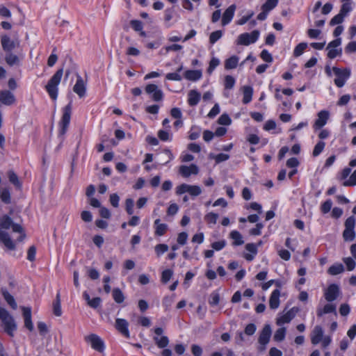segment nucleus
<instances>
[{
  "mask_svg": "<svg viewBox=\"0 0 356 356\" xmlns=\"http://www.w3.org/2000/svg\"><path fill=\"white\" fill-rule=\"evenodd\" d=\"M63 74V69L58 70L49 79L48 83L45 86V89L49 97L56 100L58 97V85L60 83Z\"/></svg>",
  "mask_w": 356,
  "mask_h": 356,
  "instance_id": "nucleus-1",
  "label": "nucleus"
},
{
  "mask_svg": "<svg viewBox=\"0 0 356 356\" xmlns=\"http://www.w3.org/2000/svg\"><path fill=\"white\" fill-rule=\"evenodd\" d=\"M260 33L258 30H254L251 33H241L238 36L236 41L237 45L248 46L255 43L259 39Z\"/></svg>",
  "mask_w": 356,
  "mask_h": 356,
  "instance_id": "nucleus-2",
  "label": "nucleus"
},
{
  "mask_svg": "<svg viewBox=\"0 0 356 356\" xmlns=\"http://www.w3.org/2000/svg\"><path fill=\"white\" fill-rule=\"evenodd\" d=\"M72 114V103L70 102L63 109V116L59 122L60 134L63 135L68 128Z\"/></svg>",
  "mask_w": 356,
  "mask_h": 356,
  "instance_id": "nucleus-3",
  "label": "nucleus"
},
{
  "mask_svg": "<svg viewBox=\"0 0 356 356\" xmlns=\"http://www.w3.org/2000/svg\"><path fill=\"white\" fill-rule=\"evenodd\" d=\"M154 335L153 340L159 348H165L169 344V339L167 336L163 335L164 330L162 327H155L153 330Z\"/></svg>",
  "mask_w": 356,
  "mask_h": 356,
  "instance_id": "nucleus-4",
  "label": "nucleus"
},
{
  "mask_svg": "<svg viewBox=\"0 0 356 356\" xmlns=\"http://www.w3.org/2000/svg\"><path fill=\"white\" fill-rule=\"evenodd\" d=\"M337 78L334 79L335 85L341 88L345 85L346 80L350 77V71L348 69L341 70L340 68L334 67L332 69Z\"/></svg>",
  "mask_w": 356,
  "mask_h": 356,
  "instance_id": "nucleus-5",
  "label": "nucleus"
},
{
  "mask_svg": "<svg viewBox=\"0 0 356 356\" xmlns=\"http://www.w3.org/2000/svg\"><path fill=\"white\" fill-rule=\"evenodd\" d=\"M87 343H89L92 349L99 353H103L105 349L104 341L97 334H90L85 337Z\"/></svg>",
  "mask_w": 356,
  "mask_h": 356,
  "instance_id": "nucleus-6",
  "label": "nucleus"
},
{
  "mask_svg": "<svg viewBox=\"0 0 356 356\" xmlns=\"http://www.w3.org/2000/svg\"><path fill=\"white\" fill-rule=\"evenodd\" d=\"M299 309L296 307H293L286 312L284 311L283 314L278 316L276 319V323L277 325H282L285 323H289L296 316L298 312Z\"/></svg>",
  "mask_w": 356,
  "mask_h": 356,
  "instance_id": "nucleus-7",
  "label": "nucleus"
},
{
  "mask_svg": "<svg viewBox=\"0 0 356 356\" xmlns=\"http://www.w3.org/2000/svg\"><path fill=\"white\" fill-rule=\"evenodd\" d=\"M145 90L147 94L150 95L151 98L154 102H160L163 99V93L162 90L155 84L147 85Z\"/></svg>",
  "mask_w": 356,
  "mask_h": 356,
  "instance_id": "nucleus-8",
  "label": "nucleus"
},
{
  "mask_svg": "<svg viewBox=\"0 0 356 356\" xmlns=\"http://www.w3.org/2000/svg\"><path fill=\"white\" fill-rule=\"evenodd\" d=\"M272 334V330L270 325L267 324L265 325L263 327L262 330L261 331L259 334V337L258 339V341L261 346H262V348H261V350H264L266 349V345L269 343L270 337Z\"/></svg>",
  "mask_w": 356,
  "mask_h": 356,
  "instance_id": "nucleus-9",
  "label": "nucleus"
},
{
  "mask_svg": "<svg viewBox=\"0 0 356 356\" xmlns=\"http://www.w3.org/2000/svg\"><path fill=\"white\" fill-rule=\"evenodd\" d=\"M340 294V289L336 284L328 286L324 292V297L327 302H332L337 300Z\"/></svg>",
  "mask_w": 356,
  "mask_h": 356,
  "instance_id": "nucleus-10",
  "label": "nucleus"
},
{
  "mask_svg": "<svg viewBox=\"0 0 356 356\" xmlns=\"http://www.w3.org/2000/svg\"><path fill=\"white\" fill-rule=\"evenodd\" d=\"M1 42L3 51L6 53L11 52L14 49L19 46V42L17 40H11L10 38L6 35L1 37Z\"/></svg>",
  "mask_w": 356,
  "mask_h": 356,
  "instance_id": "nucleus-11",
  "label": "nucleus"
},
{
  "mask_svg": "<svg viewBox=\"0 0 356 356\" xmlns=\"http://www.w3.org/2000/svg\"><path fill=\"white\" fill-rule=\"evenodd\" d=\"M329 112L325 110L321 111L317 114V119L315 120L313 128L315 130L320 129L324 127L329 119Z\"/></svg>",
  "mask_w": 356,
  "mask_h": 356,
  "instance_id": "nucleus-12",
  "label": "nucleus"
},
{
  "mask_svg": "<svg viewBox=\"0 0 356 356\" xmlns=\"http://www.w3.org/2000/svg\"><path fill=\"white\" fill-rule=\"evenodd\" d=\"M129 323L124 318H117L115 320V327L120 332L123 336L127 338L130 337L129 331L128 329Z\"/></svg>",
  "mask_w": 356,
  "mask_h": 356,
  "instance_id": "nucleus-13",
  "label": "nucleus"
},
{
  "mask_svg": "<svg viewBox=\"0 0 356 356\" xmlns=\"http://www.w3.org/2000/svg\"><path fill=\"white\" fill-rule=\"evenodd\" d=\"M236 9V5L232 4V5L229 6L225 10V11L224 12V13L222 15V26H226L231 22V21L232 20V19L234 16V13H235Z\"/></svg>",
  "mask_w": 356,
  "mask_h": 356,
  "instance_id": "nucleus-14",
  "label": "nucleus"
},
{
  "mask_svg": "<svg viewBox=\"0 0 356 356\" xmlns=\"http://www.w3.org/2000/svg\"><path fill=\"white\" fill-rule=\"evenodd\" d=\"M0 102L6 106L12 105L15 102V95L9 90H2L0 92Z\"/></svg>",
  "mask_w": 356,
  "mask_h": 356,
  "instance_id": "nucleus-15",
  "label": "nucleus"
},
{
  "mask_svg": "<svg viewBox=\"0 0 356 356\" xmlns=\"http://www.w3.org/2000/svg\"><path fill=\"white\" fill-rule=\"evenodd\" d=\"M199 172L197 166L195 164H191L189 166L181 165L179 168V173L184 177H188L191 175H197Z\"/></svg>",
  "mask_w": 356,
  "mask_h": 356,
  "instance_id": "nucleus-16",
  "label": "nucleus"
},
{
  "mask_svg": "<svg viewBox=\"0 0 356 356\" xmlns=\"http://www.w3.org/2000/svg\"><path fill=\"white\" fill-rule=\"evenodd\" d=\"M323 337V330L320 325L314 327L311 334V342L313 345L319 343Z\"/></svg>",
  "mask_w": 356,
  "mask_h": 356,
  "instance_id": "nucleus-17",
  "label": "nucleus"
},
{
  "mask_svg": "<svg viewBox=\"0 0 356 356\" xmlns=\"http://www.w3.org/2000/svg\"><path fill=\"white\" fill-rule=\"evenodd\" d=\"M86 86L82 77L78 75L76 82L73 88V91L76 93L79 97H83L86 95Z\"/></svg>",
  "mask_w": 356,
  "mask_h": 356,
  "instance_id": "nucleus-18",
  "label": "nucleus"
},
{
  "mask_svg": "<svg viewBox=\"0 0 356 356\" xmlns=\"http://www.w3.org/2000/svg\"><path fill=\"white\" fill-rule=\"evenodd\" d=\"M280 291L279 289H275L269 298V306L272 309H276L280 306Z\"/></svg>",
  "mask_w": 356,
  "mask_h": 356,
  "instance_id": "nucleus-19",
  "label": "nucleus"
},
{
  "mask_svg": "<svg viewBox=\"0 0 356 356\" xmlns=\"http://www.w3.org/2000/svg\"><path fill=\"white\" fill-rule=\"evenodd\" d=\"M24 318V326L30 331L33 330V325L31 321V309L30 307H22Z\"/></svg>",
  "mask_w": 356,
  "mask_h": 356,
  "instance_id": "nucleus-20",
  "label": "nucleus"
},
{
  "mask_svg": "<svg viewBox=\"0 0 356 356\" xmlns=\"http://www.w3.org/2000/svg\"><path fill=\"white\" fill-rule=\"evenodd\" d=\"M258 249V245H257L256 244L254 243H247L245 245V250L248 252H250L251 254H245L244 255V258L247 260V261H252L255 257V255L257 254V250Z\"/></svg>",
  "mask_w": 356,
  "mask_h": 356,
  "instance_id": "nucleus-21",
  "label": "nucleus"
},
{
  "mask_svg": "<svg viewBox=\"0 0 356 356\" xmlns=\"http://www.w3.org/2000/svg\"><path fill=\"white\" fill-rule=\"evenodd\" d=\"M201 98V94L195 90H191L188 94V103L191 106H196Z\"/></svg>",
  "mask_w": 356,
  "mask_h": 356,
  "instance_id": "nucleus-22",
  "label": "nucleus"
},
{
  "mask_svg": "<svg viewBox=\"0 0 356 356\" xmlns=\"http://www.w3.org/2000/svg\"><path fill=\"white\" fill-rule=\"evenodd\" d=\"M316 313L319 317L326 314H336V306L333 304H326L323 307H318Z\"/></svg>",
  "mask_w": 356,
  "mask_h": 356,
  "instance_id": "nucleus-23",
  "label": "nucleus"
},
{
  "mask_svg": "<svg viewBox=\"0 0 356 356\" xmlns=\"http://www.w3.org/2000/svg\"><path fill=\"white\" fill-rule=\"evenodd\" d=\"M229 238L233 241L232 245L234 246H239L244 243L241 234L236 230H233L230 232Z\"/></svg>",
  "mask_w": 356,
  "mask_h": 356,
  "instance_id": "nucleus-24",
  "label": "nucleus"
},
{
  "mask_svg": "<svg viewBox=\"0 0 356 356\" xmlns=\"http://www.w3.org/2000/svg\"><path fill=\"white\" fill-rule=\"evenodd\" d=\"M202 72L200 70H186L184 72V77L187 80L196 81L201 79L202 77Z\"/></svg>",
  "mask_w": 356,
  "mask_h": 356,
  "instance_id": "nucleus-25",
  "label": "nucleus"
},
{
  "mask_svg": "<svg viewBox=\"0 0 356 356\" xmlns=\"http://www.w3.org/2000/svg\"><path fill=\"white\" fill-rule=\"evenodd\" d=\"M243 90V103L247 104L250 103L252 98L253 89L251 86H245L242 88Z\"/></svg>",
  "mask_w": 356,
  "mask_h": 356,
  "instance_id": "nucleus-26",
  "label": "nucleus"
},
{
  "mask_svg": "<svg viewBox=\"0 0 356 356\" xmlns=\"http://www.w3.org/2000/svg\"><path fill=\"white\" fill-rule=\"evenodd\" d=\"M155 234L157 236H163L168 229V225L165 223H161L160 219L154 221Z\"/></svg>",
  "mask_w": 356,
  "mask_h": 356,
  "instance_id": "nucleus-27",
  "label": "nucleus"
},
{
  "mask_svg": "<svg viewBox=\"0 0 356 356\" xmlns=\"http://www.w3.org/2000/svg\"><path fill=\"white\" fill-rule=\"evenodd\" d=\"M275 8V7L263 4L261 6V12L257 15V18L258 20L264 21L267 18L268 13Z\"/></svg>",
  "mask_w": 356,
  "mask_h": 356,
  "instance_id": "nucleus-28",
  "label": "nucleus"
},
{
  "mask_svg": "<svg viewBox=\"0 0 356 356\" xmlns=\"http://www.w3.org/2000/svg\"><path fill=\"white\" fill-rule=\"evenodd\" d=\"M239 58L236 56H232L225 61V68L226 70H232L236 67Z\"/></svg>",
  "mask_w": 356,
  "mask_h": 356,
  "instance_id": "nucleus-29",
  "label": "nucleus"
},
{
  "mask_svg": "<svg viewBox=\"0 0 356 356\" xmlns=\"http://www.w3.org/2000/svg\"><path fill=\"white\" fill-rule=\"evenodd\" d=\"M343 271L344 267L341 264H334L327 270V273L331 275H337L342 273Z\"/></svg>",
  "mask_w": 356,
  "mask_h": 356,
  "instance_id": "nucleus-30",
  "label": "nucleus"
},
{
  "mask_svg": "<svg viewBox=\"0 0 356 356\" xmlns=\"http://www.w3.org/2000/svg\"><path fill=\"white\" fill-rule=\"evenodd\" d=\"M5 60L6 63L10 66L18 65L19 63L18 56L12 52H7L5 57Z\"/></svg>",
  "mask_w": 356,
  "mask_h": 356,
  "instance_id": "nucleus-31",
  "label": "nucleus"
},
{
  "mask_svg": "<svg viewBox=\"0 0 356 356\" xmlns=\"http://www.w3.org/2000/svg\"><path fill=\"white\" fill-rule=\"evenodd\" d=\"M113 298L115 302L120 304L124 302V296L119 288H115L112 292Z\"/></svg>",
  "mask_w": 356,
  "mask_h": 356,
  "instance_id": "nucleus-32",
  "label": "nucleus"
},
{
  "mask_svg": "<svg viewBox=\"0 0 356 356\" xmlns=\"http://www.w3.org/2000/svg\"><path fill=\"white\" fill-rule=\"evenodd\" d=\"M10 323L4 326L5 332L10 336L13 337L14 332L17 330V325L13 318H9Z\"/></svg>",
  "mask_w": 356,
  "mask_h": 356,
  "instance_id": "nucleus-33",
  "label": "nucleus"
},
{
  "mask_svg": "<svg viewBox=\"0 0 356 356\" xmlns=\"http://www.w3.org/2000/svg\"><path fill=\"white\" fill-rule=\"evenodd\" d=\"M12 318L13 316L6 309L0 307V320L2 321L3 326L10 323L9 318Z\"/></svg>",
  "mask_w": 356,
  "mask_h": 356,
  "instance_id": "nucleus-34",
  "label": "nucleus"
},
{
  "mask_svg": "<svg viewBox=\"0 0 356 356\" xmlns=\"http://www.w3.org/2000/svg\"><path fill=\"white\" fill-rule=\"evenodd\" d=\"M3 296L7 303L13 309H16L17 307V305L15 302V298L13 296L10 294L8 291H3Z\"/></svg>",
  "mask_w": 356,
  "mask_h": 356,
  "instance_id": "nucleus-35",
  "label": "nucleus"
},
{
  "mask_svg": "<svg viewBox=\"0 0 356 356\" xmlns=\"http://www.w3.org/2000/svg\"><path fill=\"white\" fill-rule=\"evenodd\" d=\"M54 307V314L56 316H60L62 314L61 306H60V294L57 293L56 299L53 304Z\"/></svg>",
  "mask_w": 356,
  "mask_h": 356,
  "instance_id": "nucleus-36",
  "label": "nucleus"
},
{
  "mask_svg": "<svg viewBox=\"0 0 356 356\" xmlns=\"http://www.w3.org/2000/svg\"><path fill=\"white\" fill-rule=\"evenodd\" d=\"M286 335V328L280 327L276 330L273 336V339L275 341H282L284 339Z\"/></svg>",
  "mask_w": 356,
  "mask_h": 356,
  "instance_id": "nucleus-37",
  "label": "nucleus"
},
{
  "mask_svg": "<svg viewBox=\"0 0 356 356\" xmlns=\"http://www.w3.org/2000/svg\"><path fill=\"white\" fill-rule=\"evenodd\" d=\"M158 137L162 141L171 140L172 135L170 132V129L159 130L158 131Z\"/></svg>",
  "mask_w": 356,
  "mask_h": 356,
  "instance_id": "nucleus-38",
  "label": "nucleus"
},
{
  "mask_svg": "<svg viewBox=\"0 0 356 356\" xmlns=\"http://www.w3.org/2000/svg\"><path fill=\"white\" fill-rule=\"evenodd\" d=\"M0 197L1 201L5 204H10L11 202L10 193L8 188H3L2 191L0 192Z\"/></svg>",
  "mask_w": 356,
  "mask_h": 356,
  "instance_id": "nucleus-39",
  "label": "nucleus"
},
{
  "mask_svg": "<svg viewBox=\"0 0 356 356\" xmlns=\"http://www.w3.org/2000/svg\"><path fill=\"white\" fill-rule=\"evenodd\" d=\"M236 83L235 79L231 75H227L225 77L224 86L225 89L231 90L234 88Z\"/></svg>",
  "mask_w": 356,
  "mask_h": 356,
  "instance_id": "nucleus-40",
  "label": "nucleus"
},
{
  "mask_svg": "<svg viewBox=\"0 0 356 356\" xmlns=\"http://www.w3.org/2000/svg\"><path fill=\"white\" fill-rule=\"evenodd\" d=\"M327 57L330 59L336 58L337 56H340L342 53L341 48H328L327 47Z\"/></svg>",
  "mask_w": 356,
  "mask_h": 356,
  "instance_id": "nucleus-41",
  "label": "nucleus"
},
{
  "mask_svg": "<svg viewBox=\"0 0 356 356\" xmlns=\"http://www.w3.org/2000/svg\"><path fill=\"white\" fill-rule=\"evenodd\" d=\"M307 47V44L306 42L299 43L294 49L293 55L296 57H298L301 56L305 49Z\"/></svg>",
  "mask_w": 356,
  "mask_h": 356,
  "instance_id": "nucleus-42",
  "label": "nucleus"
},
{
  "mask_svg": "<svg viewBox=\"0 0 356 356\" xmlns=\"http://www.w3.org/2000/svg\"><path fill=\"white\" fill-rule=\"evenodd\" d=\"M325 143L323 141H322V140L318 141L316 143V145L314 146V148L313 152H312V155L315 157L318 156L323 152V150L325 148Z\"/></svg>",
  "mask_w": 356,
  "mask_h": 356,
  "instance_id": "nucleus-43",
  "label": "nucleus"
},
{
  "mask_svg": "<svg viewBox=\"0 0 356 356\" xmlns=\"http://www.w3.org/2000/svg\"><path fill=\"white\" fill-rule=\"evenodd\" d=\"M345 17L346 16L344 15L339 12V14H337L331 19L330 22V25L335 26L341 24L343 22Z\"/></svg>",
  "mask_w": 356,
  "mask_h": 356,
  "instance_id": "nucleus-44",
  "label": "nucleus"
},
{
  "mask_svg": "<svg viewBox=\"0 0 356 356\" xmlns=\"http://www.w3.org/2000/svg\"><path fill=\"white\" fill-rule=\"evenodd\" d=\"M355 233L354 229H345L343 233V239L346 241H352L354 240Z\"/></svg>",
  "mask_w": 356,
  "mask_h": 356,
  "instance_id": "nucleus-45",
  "label": "nucleus"
},
{
  "mask_svg": "<svg viewBox=\"0 0 356 356\" xmlns=\"http://www.w3.org/2000/svg\"><path fill=\"white\" fill-rule=\"evenodd\" d=\"M222 36V32L221 31H216L212 32L209 36V42L211 44H215L219 39Z\"/></svg>",
  "mask_w": 356,
  "mask_h": 356,
  "instance_id": "nucleus-46",
  "label": "nucleus"
},
{
  "mask_svg": "<svg viewBox=\"0 0 356 356\" xmlns=\"http://www.w3.org/2000/svg\"><path fill=\"white\" fill-rule=\"evenodd\" d=\"M343 261L346 264L348 270L352 271L355 269L356 263L353 258L345 257L343 259Z\"/></svg>",
  "mask_w": 356,
  "mask_h": 356,
  "instance_id": "nucleus-47",
  "label": "nucleus"
},
{
  "mask_svg": "<svg viewBox=\"0 0 356 356\" xmlns=\"http://www.w3.org/2000/svg\"><path fill=\"white\" fill-rule=\"evenodd\" d=\"M218 218V215L217 213L210 212L205 216L204 219L207 223L214 225L216 223Z\"/></svg>",
  "mask_w": 356,
  "mask_h": 356,
  "instance_id": "nucleus-48",
  "label": "nucleus"
},
{
  "mask_svg": "<svg viewBox=\"0 0 356 356\" xmlns=\"http://www.w3.org/2000/svg\"><path fill=\"white\" fill-rule=\"evenodd\" d=\"M9 181L17 187L21 186L17 175L12 170L8 172Z\"/></svg>",
  "mask_w": 356,
  "mask_h": 356,
  "instance_id": "nucleus-49",
  "label": "nucleus"
},
{
  "mask_svg": "<svg viewBox=\"0 0 356 356\" xmlns=\"http://www.w3.org/2000/svg\"><path fill=\"white\" fill-rule=\"evenodd\" d=\"M191 196H198L202 193V189L200 186L195 185H189L188 193Z\"/></svg>",
  "mask_w": 356,
  "mask_h": 356,
  "instance_id": "nucleus-50",
  "label": "nucleus"
},
{
  "mask_svg": "<svg viewBox=\"0 0 356 356\" xmlns=\"http://www.w3.org/2000/svg\"><path fill=\"white\" fill-rule=\"evenodd\" d=\"M344 186H356V170L350 175L349 179L343 182Z\"/></svg>",
  "mask_w": 356,
  "mask_h": 356,
  "instance_id": "nucleus-51",
  "label": "nucleus"
},
{
  "mask_svg": "<svg viewBox=\"0 0 356 356\" xmlns=\"http://www.w3.org/2000/svg\"><path fill=\"white\" fill-rule=\"evenodd\" d=\"M352 3L353 2L342 3L339 12L345 16L348 15L353 10Z\"/></svg>",
  "mask_w": 356,
  "mask_h": 356,
  "instance_id": "nucleus-52",
  "label": "nucleus"
},
{
  "mask_svg": "<svg viewBox=\"0 0 356 356\" xmlns=\"http://www.w3.org/2000/svg\"><path fill=\"white\" fill-rule=\"evenodd\" d=\"M220 64V60L217 58H212L209 62V65L207 69V72L209 74H211L213 71L216 69L217 66Z\"/></svg>",
  "mask_w": 356,
  "mask_h": 356,
  "instance_id": "nucleus-53",
  "label": "nucleus"
},
{
  "mask_svg": "<svg viewBox=\"0 0 356 356\" xmlns=\"http://www.w3.org/2000/svg\"><path fill=\"white\" fill-rule=\"evenodd\" d=\"M218 122L221 125H229L232 123V120L227 114L224 113L220 116Z\"/></svg>",
  "mask_w": 356,
  "mask_h": 356,
  "instance_id": "nucleus-54",
  "label": "nucleus"
},
{
  "mask_svg": "<svg viewBox=\"0 0 356 356\" xmlns=\"http://www.w3.org/2000/svg\"><path fill=\"white\" fill-rule=\"evenodd\" d=\"M226 244L227 243L225 240H221L212 243L211 248L216 251H220L226 246Z\"/></svg>",
  "mask_w": 356,
  "mask_h": 356,
  "instance_id": "nucleus-55",
  "label": "nucleus"
},
{
  "mask_svg": "<svg viewBox=\"0 0 356 356\" xmlns=\"http://www.w3.org/2000/svg\"><path fill=\"white\" fill-rule=\"evenodd\" d=\"M173 274L172 270L170 269H166L162 272L161 275V281L163 283H167L171 278Z\"/></svg>",
  "mask_w": 356,
  "mask_h": 356,
  "instance_id": "nucleus-56",
  "label": "nucleus"
},
{
  "mask_svg": "<svg viewBox=\"0 0 356 356\" xmlns=\"http://www.w3.org/2000/svg\"><path fill=\"white\" fill-rule=\"evenodd\" d=\"M260 56L261 59L265 62L271 63L273 61L272 55L266 49H264L261 51Z\"/></svg>",
  "mask_w": 356,
  "mask_h": 356,
  "instance_id": "nucleus-57",
  "label": "nucleus"
},
{
  "mask_svg": "<svg viewBox=\"0 0 356 356\" xmlns=\"http://www.w3.org/2000/svg\"><path fill=\"white\" fill-rule=\"evenodd\" d=\"M168 250V246L165 244H159L155 246V252L158 256L163 254Z\"/></svg>",
  "mask_w": 356,
  "mask_h": 356,
  "instance_id": "nucleus-58",
  "label": "nucleus"
},
{
  "mask_svg": "<svg viewBox=\"0 0 356 356\" xmlns=\"http://www.w3.org/2000/svg\"><path fill=\"white\" fill-rule=\"evenodd\" d=\"M189 184H182L176 188V193L179 195L188 193Z\"/></svg>",
  "mask_w": 356,
  "mask_h": 356,
  "instance_id": "nucleus-59",
  "label": "nucleus"
},
{
  "mask_svg": "<svg viewBox=\"0 0 356 356\" xmlns=\"http://www.w3.org/2000/svg\"><path fill=\"white\" fill-rule=\"evenodd\" d=\"M355 225V219L350 216L348 218L345 222V229H354Z\"/></svg>",
  "mask_w": 356,
  "mask_h": 356,
  "instance_id": "nucleus-60",
  "label": "nucleus"
},
{
  "mask_svg": "<svg viewBox=\"0 0 356 356\" xmlns=\"http://www.w3.org/2000/svg\"><path fill=\"white\" fill-rule=\"evenodd\" d=\"M332 202L330 200H326L322 205H321V211L323 213H328L331 209H332Z\"/></svg>",
  "mask_w": 356,
  "mask_h": 356,
  "instance_id": "nucleus-61",
  "label": "nucleus"
},
{
  "mask_svg": "<svg viewBox=\"0 0 356 356\" xmlns=\"http://www.w3.org/2000/svg\"><path fill=\"white\" fill-rule=\"evenodd\" d=\"M220 302V296L217 293H213L211 295L210 299H209V304L212 306L218 305Z\"/></svg>",
  "mask_w": 356,
  "mask_h": 356,
  "instance_id": "nucleus-62",
  "label": "nucleus"
},
{
  "mask_svg": "<svg viewBox=\"0 0 356 356\" xmlns=\"http://www.w3.org/2000/svg\"><path fill=\"white\" fill-rule=\"evenodd\" d=\"M36 248L34 246H31L27 252V259L33 261L35 259Z\"/></svg>",
  "mask_w": 356,
  "mask_h": 356,
  "instance_id": "nucleus-63",
  "label": "nucleus"
},
{
  "mask_svg": "<svg viewBox=\"0 0 356 356\" xmlns=\"http://www.w3.org/2000/svg\"><path fill=\"white\" fill-rule=\"evenodd\" d=\"M220 113V106L218 104H215L213 108L211 109L209 113H208V117L209 118H213Z\"/></svg>",
  "mask_w": 356,
  "mask_h": 356,
  "instance_id": "nucleus-64",
  "label": "nucleus"
}]
</instances>
